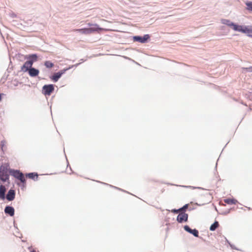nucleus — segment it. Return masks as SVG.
Listing matches in <instances>:
<instances>
[{
  "instance_id": "f257e3e1",
  "label": "nucleus",
  "mask_w": 252,
  "mask_h": 252,
  "mask_svg": "<svg viewBox=\"0 0 252 252\" xmlns=\"http://www.w3.org/2000/svg\"><path fill=\"white\" fill-rule=\"evenodd\" d=\"M94 26L95 27V28L75 29L73 30V31L78 32H80V33H81L82 34H90L95 31L104 30V29L103 28H98V25L97 24H95Z\"/></svg>"
},
{
  "instance_id": "f03ea898",
  "label": "nucleus",
  "mask_w": 252,
  "mask_h": 252,
  "mask_svg": "<svg viewBox=\"0 0 252 252\" xmlns=\"http://www.w3.org/2000/svg\"><path fill=\"white\" fill-rule=\"evenodd\" d=\"M54 88L53 85H46L43 87V91L44 94L45 95H50L51 93L54 91Z\"/></svg>"
},
{
  "instance_id": "7ed1b4c3",
  "label": "nucleus",
  "mask_w": 252,
  "mask_h": 252,
  "mask_svg": "<svg viewBox=\"0 0 252 252\" xmlns=\"http://www.w3.org/2000/svg\"><path fill=\"white\" fill-rule=\"evenodd\" d=\"M67 69H64L58 72L54 73V75L50 77L51 79L55 82H57L62 75L64 74Z\"/></svg>"
},
{
  "instance_id": "20e7f679",
  "label": "nucleus",
  "mask_w": 252,
  "mask_h": 252,
  "mask_svg": "<svg viewBox=\"0 0 252 252\" xmlns=\"http://www.w3.org/2000/svg\"><path fill=\"white\" fill-rule=\"evenodd\" d=\"M149 38L150 36L148 34H145L143 37L135 36L133 38L134 41H137L143 43H145Z\"/></svg>"
},
{
  "instance_id": "39448f33",
  "label": "nucleus",
  "mask_w": 252,
  "mask_h": 252,
  "mask_svg": "<svg viewBox=\"0 0 252 252\" xmlns=\"http://www.w3.org/2000/svg\"><path fill=\"white\" fill-rule=\"evenodd\" d=\"M9 179V175L6 170L2 169V167L0 168V179L3 182H5Z\"/></svg>"
},
{
  "instance_id": "423d86ee",
  "label": "nucleus",
  "mask_w": 252,
  "mask_h": 252,
  "mask_svg": "<svg viewBox=\"0 0 252 252\" xmlns=\"http://www.w3.org/2000/svg\"><path fill=\"white\" fill-rule=\"evenodd\" d=\"M188 214L182 212L178 215L177 220L179 222L182 223L183 222L187 221L188 220Z\"/></svg>"
},
{
  "instance_id": "0eeeda50",
  "label": "nucleus",
  "mask_w": 252,
  "mask_h": 252,
  "mask_svg": "<svg viewBox=\"0 0 252 252\" xmlns=\"http://www.w3.org/2000/svg\"><path fill=\"white\" fill-rule=\"evenodd\" d=\"M13 176L18 180H19L22 183H26V180L24 174L19 171H15L13 173Z\"/></svg>"
},
{
  "instance_id": "6e6552de",
  "label": "nucleus",
  "mask_w": 252,
  "mask_h": 252,
  "mask_svg": "<svg viewBox=\"0 0 252 252\" xmlns=\"http://www.w3.org/2000/svg\"><path fill=\"white\" fill-rule=\"evenodd\" d=\"M33 64V61H28L26 62L24 65L22 66L21 69L23 71L26 72L29 71V69L32 68V66Z\"/></svg>"
},
{
  "instance_id": "1a4fd4ad",
  "label": "nucleus",
  "mask_w": 252,
  "mask_h": 252,
  "mask_svg": "<svg viewBox=\"0 0 252 252\" xmlns=\"http://www.w3.org/2000/svg\"><path fill=\"white\" fill-rule=\"evenodd\" d=\"M15 191L12 189H10L6 195V199L9 201H12L15 198Z\"/></svg>"
},
{
  "instance_id": "9d476101",
  "label": "nucleus",
  "mask_w": 252,
  "mask_h": 252,
  "mask_svg": "<svg viewBox=\"0 0 252 252\" xmlns=\"http://www.w3.org/2000/svg\"><path fill=\"white\" fill-rule=\"evenodd\" d=\"M232 27V29L235 31H238L240 32H242L244 33L245 32V26H242L240 25H238L237 24H234Z\"/></svg>"
},
{
  "instance_id": "9b49d317",
  "label": "nucleus",
  "mask_w": 252,
  "mask_h": 252,
  "mask_svg": "<svg viewBox=\"0 0 252 252\" xmlns=\"http://www.w3.org/2000/svg\"><path fill=\"white\" fill-rule=\"evenodd\" d=\"M4 212L11 217L13 216L14 215V209L11 206H6L4 209Z\"/></svg>"
},
{
  "instance_id": "f8f14e48",
  "label": "nucleus",
  "mask_w": 252,
  "mask_h": 252,
  "mask_svg": "<svg viewBox=\"0 0 252 252\" xmlns=\"http://www.w3.org/2000/svg\"><path fill=\"white\" fill-rule=\"evenodd\" d=\"M29 73L32 77H35L38 75L39 70L34 68H31L29 70Z\"/></svg>"
},
{
  "instance_id": "ddd939ff",
  "label": "nucleus",
  "mask_w": 252,
  "mask_h": 252,
  "mask_svg": "<svg viewBox=\"0 0 252 252\" xmlns=\"http://www.w3.org/2000/svg\"><path fill=\"white\" fill-rule=\"evenodd\" d=\"M223 201L229 205L236 204L238 203V201L234 198H226L223 200Z\"/></svg>"
},
{
  "instance_id": "4468645a",
  "label": "nucleus",
  "mask_w": 252,
  "mask_h": 252,
  "mask_svg": "<svg viewBox=\"0 0 252 252\" xmlns=\"http://www.w3.org/2000/svg\"><path fill=\"white\" fill-rule=\"evenodd\" d=\"M6 188L3 185L0 186V199H4L5 198V192Z\"/></svg>"
},
{
  "instance_id": "2eb2a0df",
  "label": "nucleus",
  "mask_w": 252,
  "mask_h": 252,
  "mask_svg": "<svg viewBox=\"0 0 252 252\" xmlns=\"http://www.w3.org/2000/svg\"><path fill=\"white\" fill-rule=\"evenodd\" d=\"M221 23L223 24L226 25L229 27L232 28L233 26L234 25V23L231 22L229 20L223 19L221 20Z\"/></svg>"
},
{
  "instance_id": "dca6fc26",
  "label": "nucleus",
  "mask_w": 252,
  "mask_h": 252,
  "mask_svg": "<svg viewBox=\"0 0 252 252\" xmlns=\"http://www.w3.org/2000/svg\"><path fill=\"white\" fill-rule=\"evenodd\" d=\"M38 174L36 173H30L26 175V177L27 178L33 179L34 180H35V179L36 180L38 178Z\"/></svg>"
},
{
  "instance_id": "f3484780",
  "label": "nucleus",
  "mask_w": 252,
  "mask_h": 252,
  "mask_svg": "<svg viewBox=\"0 0 252 252\" xmlns=\"http://www.w3.org/2000/svg\"><path fill=\"white\" fill-rule=\"evenodd\" d=\"M219 226V222L217 221H216L213 224H212L211 226L210 227V230L211 231H214Z\"/></svg>"
},
{
  "instance_id": "a211bd4d",
  "label": "nucleus",
  "mask_w": 252,
  "mask_h": 252,
  "mask_svg": "<svg viewBox=\"0 0 252 252\" xmlns=\"http://www.w3.org/2000/svg\"><path fill=\"white\" fill-rule=\"evenodd\" d=\"M44 65L48 68H51L54 66V64L50 61H47L44 62Z\"/></svg>"
},
{
  "instance_id": "6ab92c4d",
  "label": "nucleus",
  "mask_w": 252,
  "mask_h": 252,
  "mask_svg": "<svg viewBox=\"0 0 252 252\" xmlns=\"http://www.w3.org/2000/svg\"><path fill=\"white\" fill-rule=\"evenodd\" d=\"M252 33V26L246 27L245 26L244 33Z\"/></svg>"
},
{
  "instance_id": "aec40b11",
  "label": "nucleus",
  "mask_w": 252,
  "mask_h": 252,
  "mask_svg": "<svg viewBox=\"0 0 252 252\" xmlns=\"http://www.w3.org/2000/svg\"><path fill=\"white\" fill-rule=\"evenodd\" d=\"M28 59H32L33 60V62L34 61H36L37 60V56L36 54H32V55H30L29 56Z\"/></svg>"
},
{
  "instance_id": "412c9836",
  "label": "nucleus",
  "mask_w": 252,
  "mask_h": 252,
  "mask_svg": "<svg viewBox=\"0 0 252 252\" xmlns=\"http://www.w3.org/2000/svg\"><path fill=\"white\" fill-rule=\"evenodd\" d=\"M246 4L247 6V9L252 11V2H247Z\"/></svg>"
},
{
  "instance_id": "4be33fe9",
  "label": "nucleus",
  "mask_w": 252,
  "mask_h": 252,
  "mask_svg": "<svg viewBox=\"0 0 252 252\" xmlns=\"http://www.w3.org/2000/svg\"><path fill=\"white\" fill-rule=\"evenodd\" d=\"M190 233L193 234L195 237H198V231L195 229H192V232H190Z\"/></svg>"
},
{
  "instance_id": "5701e85b",
  "label": "nucleus",
  "mask_w": 252,
  "mask_h": 252,
  "mask_svg": "<svg viewBox=\"0 0 252 252\" xmlns=\"http://www.w3.org/2000/svg\"><path fill=\"white\" fill-rule=\"evenodd\" d=\"M187 207H188V206H187V205H185L184 207H183V208H181V209H179V210H175V209L173 210H172V212H174V213H178L179 212H180L181 211H182V210H184V209L187 208Z\"/></svg>"
},
{
  "instance_id": "b1692460",
  "label": "nucleus",
  "mask_w": 252,
  "mask_h": 252,
  "mask_svg": "<svg viewBox=\"0 0 252 252\" xmlns=\"http://www.w3.org/2000/svg\"><path fill=\"white\" fill-rule=\"evenodd\" d=\"M184 229L187 231V232L190 233V232H192V229L188 226V225H185L184 227Z\"/></svg>"
},
{
  "instance_id": "393cba45",
  "label": "nucleus",
  "mask_w": 252,
  "mask_h": 252,
  "mask_svg": "<svg viewBox=\"0 0 252 252\" xmlns=\"http://www.w3.org/2000/svg\"><path fill=\"white\" fill-rule=\"evenodd\" d=\"M247 71L249 72H252V66L247 67L244 68Z\"/></svg>"
},
{
  "instance_id": "a878e982",
  "label": "nucleus",
  "mask_w": 252,
  "mask_h": 252,
  "mask_svg": "<svg viewBox=\"0 0 252 252\" xmlns=\"http://www.w3.org/2000/svg\"><path fill=\"white\" fill-rule=\"evenodd\" d=\"M31 252H36L35 250H32Z\"/></svg>"
},
{
  "instance_id": "bb28decb",
  "label": "nucleus",
  "mask_w": 252,
  "mask_h": 252,
  "mask_svg": "<svg viewBox=\"0 0 252 252\" xmlns=\"http://www.w3.org/2000/svg\"><path fill=\"white\" fill-rule=\"evenodd\" d=\"M88 25H89V26H92V24H90V23H89V24H88Z\"/></svg>"
},
{
  "instance_id": "cd10ccee",
  "label": "nucleus",
  "mask_w": 252,
  "mask_h": 252,
  "mask_svg": "<svg viewBox=\"0 0 252 252\" xmlns=\"http://www.w3.org/2000/svg\"><path fill=\"white\" fill-rule=\"evenodd\" d=\"M1 94H0V100H1Z\"/></svg>"
},
{
  "instance_id": "c85d7f7f",
  "label": "nucleus",
  "mask_w": 252,
  "mask_h": 252,
  "mask_svg": "<svg viewBox=\"0 0 252 252\" xmlns=\"http://www.w3.org/2000/svg\"><path fill=\"white\" fill-rule=\"evenodd\" d=\"M248 35L251 37H252V34H248Z\"/></svg>"
}]
</instances>
